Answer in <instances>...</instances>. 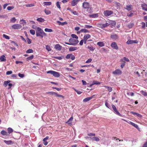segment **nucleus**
<instances>
[{
    "label": "nucleus",
    "mask_w": 147,
    "mask_h": 147,
    "mask_svg": "<svg viewBox=\"0 0 147 147\" xmlns=\"http://www.w3.org/2000/svg\"><path fill=\"white\" fill-rule=\"evenodd\" d=\"M36 33L37 36H40L41 38H43V36H47L46 33L44 32L43 30L39 27L37 28Z\"/></svg>",
    "instance_id": "obj_1"
},
{
    "label": "nucleus",
    "mask_w": 147,
    "mask_h": 147,
    "mask_svg": "<svg viewBox=\"0 0 147 147\" xmlns=\"http://www.w3.org/2000/svg\"><path fill=\"white\" fill-rule=\"evenodd\" d=\"M47 74H50L53 75V76L56 78L60 76V74L58 72L53 71H49L47 72Z\"/></svg>",
    "instance_id": "obj_2"
},
{
    "label": "nucleus",
    "mask_w": 147,
    "mask_h": 147,
    "mask_svg": "<svg viewBox=\"0 0 147 147\" xmlns=\"http://www.w3.org/2000/svg\"><path fill=\"white\" fill-rule=\"evenodd\" d=\"M69 41L71 44V45H74L77 44L79 42L78 40L74 39L72 38L69 39Z\"/></svg>",
    "instance_id": "obj_3"
},
{
    "label": "nucleus",
    "mask_w": 147,
    "mask_h": 147,
    "mask_svg": "<svg viewBox=\"0 0 147 147\" xmlns=\"http://www.w3.org/2000/svg\"><path fill=\"white\" fill-rule=\"evenodd\" d=\"M82 7L84 9H88L90 8L89 3L86 2H83L82 4Z\"/></svg>",
    "instance_id": "obj_4"
},
{
    "label": "nucleus",
    "mask_w": 147,
    "mask_h": 147,
    "mask_svg": "<svg viewBox=\"0 0 147 147\" xmlns=\"http://www.w3.org/2000/svg\"><path fill=\"white\" fill-rule=\"evenodd\" d=\"M113 13V11L110 10H106L104 12V15L106 16H110Z\"/></svg>",
    "instance_id": "obj_5"
},
{
    "label": "nucleus",
    "mask_w": 147,
    "mask_h": 147,
    "mask_svg": "<svg viewBox=\"0 0 147 147\" xmlns=\"http://www.w3.org/2000/svg\"><path fill=\"white\" fill-rule=\"evenodd\" d=\"M12 28L14 29H18L22 27V26L20 24H15L12 26Z\"/></svg>",
    "instance_id": "obj_6"
},
{
    "label": "nucleus",
    "mask_w": 147,
    "mask_h": 147,
    "mask_svg": "<svg viewBox=\"0 0 147 147\" xmlns=\"http://www.w3.org/2000/svg\"><path fill=\"white\" fill-rule=\"evenodd\" d=\"M111 106H112V108L115 113H116L117 115L120 116H121V115L120 113L117 111L116 107L113 105H111Z\"/></svg>",
    "instance_id": "obj_7"
},
{
    "label": "nucleus",
    "mask_w": 147,
    "mask_h": 147,
    "mask_svg": "<svg viewBox=\"0 0 147 147\" xmlns=\"http://www.w3.org/2000/svg\"><path fill=\"white\" fill-rule=\"evenodd\" d=\"M138 42L137 40H129L126 42V43L128 45L131 44L133 43H137Z\"/></svg>",
    "instance_id": "obj_8"
},
{
    "label": "nucleus",
    "mask_w": 147,
    "mask_h": 147,
    "mask_svg": "<svg viewBox=\"0 0 147 147\" xmlns=\"http://www.w3.org/2000/svg\"><path fill=\"white\" fill-rule=\"evenodd\" d=\"M111 46L113 48L117 50L118 49L117 45L116 43L115 42H113L111 45Z\"/></svg>",
    "instance_id": "obj_9"
},
{
    "label": "nucleus",
    "mask_w": 147,
    "mask_h": 147,
    "mask_svg": "<svg viewBox=\"0 0 147 147\" xmlns=\"http://www.w3.org/2000/svg\"><path fill=\"white\" fill-rule=\"evenodd\" d=\"M121 71L119 69H116L115 71L113 72V74L115 75H120L121 74Z\"/></svg>",
    "instance_id": "obj_10"
},
{
    "label": "nucleus",
    "mask_w": 147,
    "mask_h": 147,
    "mask_svg": "<svg viewBox=\"0 0 147 147\" xmlns=\"http://www.w3.org/2000/svg\"><path fill=\"white\" fill-rule=\"evenodd\" d=\"M110 25V24L106 22L105 24H100V27L101 28H106L107 26H108Z\"/></svg>",
    "instance_id": "obj_11"
},
{
    "label": "nucleus",
    "mask_w": 147,
    "mask_h": 147,
    "mask_svg": "<svg viewBox=\"0 0 147 147\" xmlns=\"http://www.w3.org/2000/svg\"><path fill=\"white\" fill-rule=\"evenodd\" d=\"M111 38L114 40H116L118 38V35L116 34H112L111 36Z\"/></svg>",
    "instance_id": "obj_12"
},
{
    "label": "nucleus",
    "mask_w": 147,
    "mask_h": 147,
    "mask_svg": "<svg viewBox=\"0 0 147 147\" xmlns=\"http://www.w3.org/2000/svg\"><path fill=\"white\" fill-rule=\"evenodd\" d=\"M54 48L57 51H60L62 47L59 44H57L55 45Z\"/></svg>",
    "instance_id": "obj_13"
},
{
    "label": "nucleus",
    "mask_w": 147,
    "mask_h": 147,
    "mask_svg": "<svg viewBox=\"0 0 147 147\" xmlns=\"http://www.w3.org/2000/svg\"><path fill=\"white\" fill-rule=\"evenodd\" d=\"M94 96L95 95H94L91 97H88L84 98L83 100V102H87L89 101L90 99H92Z\"/></svg>",
    "instance_id": "obj_14"
},
{
    "label": "nucleus",
    "mask_w": 147,
    "mask_h": 147,
    "mask_svg": "<svg viewBox=\"0 0 147 147\" xmlns=\"http://www.w3.org/2000/svg\"><path fill=\"white\" fill-rule=\"evenodd\" d=\"M80 0H73L71 3V5L73 6H75Z\"/></svg>",
    "instance_id": "obj_15"
},
{
    "label": "nucleus",
    "mask_w": 147,
    "mask_h": 147,
    "mask_svg": "<svg viewBox=\"0 0 147 147\" xmlns=\"http://www.w3.org/2000/svg\"><path fill=\"white\" fill-rule=\"evenodd\" d=\"M4 142L7 145H11L13 144V142L11 140L9 141L4 140Z\"/></svg>",
    "instance_id": "obj_16"
},
{
    "label": "nucleus",
    "mask_w": 147,
    "mask_h": 147,
    "mask_svg": "<svg viewBox=\"0 0 147 147\" xmlns=\"http://www.w3.org/2000/svg\"><path fill=\"white\" fill-rule=\"evenodd\" d=\"M78 48L77 47H71L69 49V51H73L76 50Z\"/></svg>",
    "instance_id": "obj_17"
},
{
    "label": "nucleus",
    "mask_w": 147,
    "mask_h": 147,
    "mask_svg": "<svg viewBox=\"0 0 147 147\" xmlns=\"http://www.w3.org/2000/svg\"><path fill=\"white\" fill-rule=\"evenodd\" d=\"M121 61L122 62L121 63V68H123L125 65V61H123V59H121Z\"/></svg>",
    "instance_id": "obj_18"
},
{
    "label": "nucleus",
    "mask_w": 147,
    "mask_h": 147,
    "mask_svg": "<svg viewBox=\"0 0 147 147\" xmlns=\"http://www.w3.org/2000/svg\"><path fill=\"white\" fill-rule=\"evenodd\" d=\"M0 60L1 61H6V57L4 55L0 57Z\"/></svg>",
    "instance_id": "obj_19"
},
{
    "label": "nucleus",
    "mask_w": 147,
    "mask_h": 147,
    "mask_svg": "<svg viewBox=\"0 0 147 147\" xmlns=\"http://www.w3.org/2000/svg\"><path fill=\"white\" fill-rule=\"evenodd\" d=\"M141 7L142 9L146 11H147V5L146 4H142Z\"/></svg>",
    "instance_id": "obj_20"
},
{
    "label": "nucleus",
    "mask_w": 147,
    "mask_h": 147,
    "mask_svg": "<svg viewBox=\"0 0 147 147\" xmlns=\"http://www.w3.org/2000/svg\"><path fill=\"white\" fill-rule=\"evenodd\" d=\"M57 22L59 25L63 26L64 25H66L67 24V22H61L59 21H57Z\"/></svg>",
    "instance_id": "obj_21"
},
{
    "label": "nucleus",
    "mask_w": 147,
    "mask_h": 147,
    "mask_svg": "<svg viewBox=\"0 0 147 147\" xmlns=\"http://www.w3.org/2000/svg\"><path fill=\"white\" fill-rule=\"evenodd\" d=\"M91 35L89 34H86L84 35V37H83V39L86 40H87L90 38Z\"/></svg>",
    "instance_id": "obj_22"
},
{
    "label": "nucleus",
    "mask_w": 147,
    "mask_h": 147,
    "mask_svg": "<svg viewBox=\"0 0 147 147\" xmlns=\"http://www.w3.org/2000/svg\"><path fill=\"white\" fill-rule=\"evenodd\" d=\"M109 23V24H110V25H111L114 26H115L116 24V22L115 21L110 20Z\"/></svg>",
    "instance_id": "obj_23"
},
{
    "label": "nucleus",
    "mask_w": 147,
    "mask_h": 147,
    "mask_svg": "<svg viewBox=\"0 0 147 147\" xmlns=\"http://www.w3.org/2000/svg\"><path fill=\"white\" fill-rule=\"evenodd\" d=\"M81 32H84V33H89V31L88 30L82 28L80 30Z\"/></svg>",
    "instance_id": "obj_24"
},
{
    "label": "nucleus",
    "mask_w": 147,
    "mask_h": 147,
    "mask_svg": "<svg viewBox=\"0 0 147 147\" xmlns=\"http://www.w3.org/2000/svg\"><path fill=\"white\" fill-rule=\"evenodd\" d=\"M129 123L130 124H131V125H132V126H134V127H135L136 128L139 129L138 127V125L137 124L134 123L131 121Z\"/></svg>",
    "instance_id": "obj_25"
},
{
    "label": "nucleus",
    "mask_w": 147,
    "mask_h": 147,
    "mask_svg": "<svg viewBox=\"0 0 147 147\" xmlns=\"http://www.w3.org/2000/svg\"><path fill=\"white\" fill-rule=\"evenodd\" d=\"M97 45L100 47H102L104 46V44L102 42H97Z\"/></svg>",
    "instance_id": "obj_26"
},
{
    "label": "nucleus",
    "mask_w": 147,
    "mask_h": 147,
    "mask_svg": "<svg viewBox=\"0 0 147 147\" xmlns=\"http://www.w3.org/2000/svg\"><path fill=\"white\" fill-rule=\"evenodd\" d=\"M73 119V117H71L68 120V121L66 123H67L68 124H71V122L72 121Z\"/></svg>",
    "instance_id": "obj_27"
},
{
    "label": "nucleus",
    "mask_w": 147,
    "mask_h": 147,
    "mask_svg": "<svg viewBox=\"0 0 147 147\" xmlns=\"http://www.w3.org/2000/svg\"><path fill=\"white\" fill-rule=\"evenodd\" d=\"M34 56L33 55H32L31 56L27 57L26 58V60L27 61L31 60L34 58Z\"/></svg>",
    "instance_id": "obj_28"
},
{
    "label": "nucleus",
    "mask_w": 147,
    "mask_h": 147,
    "mask_svg": "<svg viewBox=\"0 0 147 147\" xmlns=\"http://www.w3.org/2000/svg\"><path fill=\"white\" fill-rule=\"evenodd\" d=\"M10 82V81L9 80H8L7 81H5L3 83V85L5 87H6L7 85H8V83H9Z\"/></svg>",
    "instance_id": "obj_29"
},
{
    "label": "nucleus",
    "mask_w": 147,
    "mask_h": 147,
    "mask_svg": "<svg viewBox=\"0 0 147 147\" xmlns=\"http://www.w3.org/2000/svg\"><path fill=\"white\" fill-rule=\"evenodd\" d=\"M45 12L47 15H49L51 13V11L48 9H45Z\"/></svg>",
    "instance_id": "obj_30"
},
{
    "label": "nucleus",
    "mask_w": 147,
    "mask_h": 147,
    "mask_svg": "<svg viewBox=\"0 0 147 147\" xmlns=\"http://www.w3.org/2000/svg\"><path fill=\"white\" fill-rule=\"evenodd\" d=\"M37 21L40 22H43L45 20L42 18H38L37 19Z\"/></svg>",
    "instance_id": "obj_31"
},
{
    "label": "nucleus",
    "mask_w": 147,
    "mask_h": 147,
    "mask_svg": "<svg viewBox=\"0 0 147 147\" xmlns=\"http://www.w3.org/2000/svg\"><path fill=\"white\" fill-rule=\"evenodd\" d=\"M45 31L46 32H53L52 29H49L48 28H45Z\"/></svg>",
    "instance_id": "obj_32"
},
{
    "label": "nucleus",
    "mask_w": 147,
    "mask_h": 147,
    "mask_svg": "<svg viewBox=\"0 0 147 147\" xmlns=\"http://www.w3.org/2000/svg\"><path fill=\"white\" fill-rule=\"evenodd\" d=\"M20 23L21 24H22L23 25H24L25 24H26V22L25 20L23 19L20 20Z\"/></svg>",
    "instance_id": "obj_33"
},
{
    "label": "nucleus",
    "mask_w": 147,
    "mask_h": 147,
    "mask_svg": "<svg viewBox=\"0 0 147 147\" xmlns=\"http://www.w3.org/2000/svg\"><path fill=\"white\" fill-rule=\"evenodd\" d=\"M54 94L55 95V96L56 97H62L63 98H64L63 96L62 95L58 94L56 92H55V93H54Z\"/></svg>",
    "instance_id": "obj_34"
},
{
    "label": "nucleus",
    "mask_w": 147,
    "mask_h": 147,
    "mask_svg": "<svg viewBox=\"0 0 147 147\" xmlns=\"http://www.w3.org/2000/svg\"><path fill=\"white\" fill-rule=\"evenodd\" d=\"M43 4L46 5H51V2H44Z\"/></svg>",
    "instance_id": "obj_35"
},
{
    "label": "nucleus",
    "mask_w": 147,
    "mask_h": 147,
    "mask_svg": "<svg viewBox=\"0 0 147 147\" xmlns=\"http://www.w3.org/2000/svg\"><path fill=\"white\" fill-rule=\"evenodd\" d=\"M144 96H147V92H145L143 90H141L140 92Z\"/></svg>",
    "instance_id": "obj_36"
},
{
    "label": "nucleus",
    "mask_w": 147,
    "mask_h": 147,
    "mask_svg": "<svg viewBox=\"0 0 147 147\" xmlns=\"http://www.w3.org/2000/svg\"><path fill=\"white\" fill-rule=\"evenodd\" d=\"M98 13H96L95 14H93L92 15H90V16L91 18H95L98 17Z\"/></svg>",
    "instance_id": "obj_37"
},
{
    "label": "nucleus",
    "mask_w": 147,
    "mask_h": 147,
    "mask_svg": "<svg viewBox=\"0 0 147 147\" xmlns=\"http://www.w3.org/2000/svg\"><path fill=\"white\" fill-rule=\"evenodd\" d=\"M70 11L74 15L77 16L78 15V13L76 11H73L71 9H70Z\"/></svg>",
    "instance_id": "obj_38"
},
{
    "label": "nucleus",
    "mask_w": 147,
    "mask_h": 147,
    "mask_svg": "<svg viewBox=\"0 0 147 147\" xmlns=\"http://www.w3.org/2000/svg\"><path fill=\"white\" fill-rule=\"evenodd\" d=\"M87 48L90 51H93L95 49V48L92 46H88Z\"/></svg>",
    "instance_id": "obj_39"
},
{
    "label": "nucleus",
    "mask_w": 147,
    "mask_h": 147,
    "mask_svg": "<svg viewBox=\"0 0 147 147\" xmlns=\"http://www.w3.org/2000/svg\"><path fill=\"white\" fill-rule=\"evenodd\" d=\"M34 52L33 50L32 49H29L27 50L26 52V53H33Z\"/></svg>",
    "instance_id": "obj_40"
},
{
    "label": "nucleus",
    "mask_w": 147,
    "mask_h": 147,
    "mask_svg": "<svg viewBox=\"0 0 147 147\" xmlns=\"http://www.w3.org/2000/svg\"><path fill=\"white\" fill-rule=\"evenodd\" d=\"M131 5H127L126 6V9L128 11H130L131 10Z\"/></svg>",
    "instance_id": "obj_41"
},
{
    "label": "nucleus",
    "mask_w": 147,
    "mask_h": 147,
    "mask_svg": "<svg viewBox=\"0 0 147 147\" xmlns=\"http://www.w3.org/2000/svg\"><path fill=\"white\" fill-rule=\"evenodd\" d=\"M92 26L88 25H85L84 26V27L87 29H89L92 28Z\"/></svg>",
    "instance_id": "obj_42"
},
{
    "label": "nucleus",
    "mask_w": 147,
    "mask_h": 147,
    "mask_svg": "<svg viewBox=\"0 0 147 147\" xmlns=\"http://www.w3.org/2000/svg\"><path fill=\"white\" fill-rule=\"evenodd\" d=\"M1 134L3 135H7V133L5 130H2L1 131Z\"/></svg>",
    "instance_id": "obj_43"
},
{
    "label": "nucleus",
    "mask_w": 147,
    "mask_h": 147,
    "mask_svg": "<svg viewBox=\"0 0 147 147\" xmlns=\"http://www.w3.org/2000/svg\"><path fill=\"white\" fill-rule=\"evenodd\" d=\"M30 33L32 35H34L35 33V32L34 30H30Z\"/></svg>",
    "instance_id": "obj_44"
},
{
    "label": "nucleus",
    "mask_w": 147,
    "mask_h": 147,
    "mask_svg": "<svg viewBox=\"0 0 147 147\" xmlns=\"http://www.w3.org/2000/svg\"><path fill=\"white\" fill-rule=\"evenodd\" d=\"M71 37H72L73 38H75L76 39H78V37L76 34H72L71 35Z\"/></svg>",
    "instance_id": "obj_45"
},
{
    "label": "nucleus",
    "mask_w": 147,
    "mask_h": 147,
    "mask_svg": "<svg viewBox=\"0 0 147 147\" xmlns=\"http://www.w3.org/2000/svg\"><path fill=\"white\" fill-rule=\"evenodd\" d=\"M25 6L26 7H33L34 6V4H27L25 5Z\"/></svg>",
    "instance_id": "obj_46"
},
{
    "label": "nucleus",
    "mask_w": 147,
    "mask_h": 147,
    "mask_svg": "<svg viewBox=\"0 0 147 147\" xmlns=\"http://www.w3.org/2000/svg\"><path fill=\"white\" fill-rule=\"evenodd\" d=\"M105 105L109 109H110V107H111L110 106H109V104L107 102V101H106L105 102Z\"/></svg>",
    "instance_id": "obj_47"
},
{
    "label": "nucleus",
    "mask_w": 147,
    "mask_h": 147,
    "mask_svg": "<svg viewBox=\"0 0 147 147\" xmlns=\"http://www.w3.org/2000/svg\"><path fill=\"white\" fill-rule=\"evenodd\" d=\"M3 36L7 39H9L10 38L9 36L5 34H3Z\"/></svg>",
    "instance_id": "obj_48"
},
{
    "label": "nucleus",
    "mask_w": 147,
    "mask_h": 147,
    "mask_svg": "<svg viewBox=\"0 0 147 147\" xmlns=\"http://www.w3.org/2000/svg\"><path fill=\"white\" fill-rule=\"evenodd\" d=\"M16 21V19L15 17H13L11 18L10 20V21L13 23H14Z\"/></svg>",
    "instance_id": "obj_49"
},
{
    "label": "nucleus",
    "mask_w": 147,
    "mask_h": 147,
    "mask_svg": "<svg viewBox=\"0 0 147 147\" xmlns=\"http://www.w3.org/2000/svg\"><path fill=\"white\" fill-rule=\"evenodd\" d=\"M93 84L94 85H98L100 84V83L99 82L97 81H93Z\"/></svg>",
    "instance_id": "obj_50"
},
{
    "label": "nucleus",
    "mask_w": 147,
    "mask_h": 147,
    "mask_svg": "<svg viewBox=\"0 0 147 147\" xmlns=\"http://www.w3.org/2000/svg\"><path fill=\"white\" fill-rule=\"evenodd\" d=\"M63 57L62 56H59V57H55L54 58L56 59H57L59 60H61L62 59Z\"/></svg>",
    "instance_id": "obj_51"
},
{
    "label": "nucleus",
    "mask_w": 147,
    "mask_h": 147,
    "mask_svg": "<svg viewBox=\"0 0 147 147\" xmlns=\"http://www.w3.org/2000/svg\"><path fill=\"white\" fill-rule=\"evenodd\" d=\"M88 135L89 136H95L96 135L94 134H93L92 133H90L89 134H88Z\"/></svg>",
    "instance_id": "obj_52"
},
{
    "label": "nucleus",
    "mask_w": 147,
    "mask_h": 147,
    "mask_svg": "<svg viewBox=\"0 0 147 147\" xmlns=\"http://www.w3.org/2000/svg\"><path fill=\"white\" fill-rule=\"evenodd\" d=\"M14 7L13 6H9L7 7V9L8 10H11L13 9Z\"/></svg>",
    "instance_id": "obj_53"
},
{
    "label": "nucleus",
    "mask_w": 147,
    "mask_h": 147,
    "mask_svg": "<svg viewBox=\"0 0 147 147\" xmlns=\"http://www.w3.org/2000/svg\"><path fill=\"white\" fill-rule=\"evenodd\" d=\"M27 42L28 44H30L31 43L32 40L29 38H27Z\"/></svg>",
    "instance_id": "obj_54"
},
{
    "label": "nucleus",
    "mask_w": 147,
    "mask_h": 147,
    "mask_svg": "<svg viewBox=\"0 0 147 147\" xmlns=\"http://www.w3.org/2000/svg\"><path fill=\"white\" fill-rule=\"evenodd\" d=\"M56 6L59 9H61L60 5L59 4V2L57 1L56 3Z\"/></svg>",
    "instance_id": "obj_55"
},
{
    "label": "nucleus",
    "mask_w": 147,
    "mask_h": 147,
    "mask_svg": "<svg viewBox=\"0 0 147 147\" xmlns=\"http://www.w3.org/2000/svg\"><path fill=\"white\" fill-rule=\"evenodd\" d=\"M141 24L142 25V28H144L146 26L145 23L143 22H142L141 23Z\"/></svg>",
    "instance_id": "obj_56"
},
{
    "label": "nucleus",
    "mask_w": 147,
    "mask_h": 147,
    "mask_svg": "<svg viewBox=\"0 0 147 147\" xmlns=\"http://www.w3.org/2000/svg\"><path fill=\"white\" fill-rule=\"evenodd\" d=\"M74 89V90H75V91L78 94H80L82 92L80 91L77 89Z\"/></svg>",
    "instance_id": "obj_57"
},
{
    "label": "nucleus",
    "mask_w": 147,
    "mask_h": 147,
    "mask_svg": "<svg viewBox=\"0 0 147 147\" xmlns=\"http://www.w3.org/2000/svg\"><path fill=\"white\" fill-rule=\"evenodd\" d=\"M18 76L21 78H23L24 76V74L19 73L18 74Z\"/></svg>",
    "instance_id": "obj_58"
},
{
    "label": "nucleus",
    "mask_w": 147,
    "mask_h": 147,
    "mask_svg": "<svg viewBox=\"0 0 147 147\" xmlns=\"http://www.w3.org/2000/svg\"><path fill=\"white\" fill-rule=\"evenodd\" d=\"M71 55H72V54H67L66 57V58L67 59H69L70 58L71 56Z\"/></svg>",
    "instance_id": "obj_59"
},
{
    "label": "nucleus",
    "mask_w": 147,
    "mask_h": 147,
    "mask_svg": "<svg viewBox=\"0 0 147 147\" xmlns=\"http://www.w3.org/2000/svg\"><path fill=\"white\" fill-rule=\"evenodd\" d=\"M134 25V24L133 23L130 24L128 25V26L129 28H132V27Z\"/></svg>",
    "instance_id": "obj_60"
},
{
    "label": "nucleus",
    "mask_w": 147,
    "mask_h": 147,
    "mask_svg": "<svg viewBox=\"0 0 147 147\" xmlns=\"http://www.w3.org/2000/svg\"><path fill=\"white\" fill-rule=\"evenodd\" d=\"M12 73V71H7L6 73V74L7 75H9L11 74Z\"/></svg>",
    "instance_id": "obj_61"
},
{
    "label": "nucleus",
    "mask_w": 147,
    "mask_h": 147,
    "mask_svg": "<svg viewBox=\"0 0 147 147\" xmlns=\"http://www.w3.org/2000/svg\"><path fill=\"white\" fill-rule=\"evenodd\" d=\"M11 78H17V75L16 74H12L11 75Z\"/></svg>",
    "instance_id": "obj_62"
},
{
    "label": "nucleus",
    "mask_w": 147,
    "mask_h": 147,
    "mask_svg": "<svg viewBox=\"0 0 147 147\" xmlns=\"http://www.w3.org/2000/svg\"><path fill=\"white\" fill-rule=\"evenodd\" d=\"M94 138V139H93V140H94L95 141H99V139L98 138V137H94L93 138Z\"/></svg>",
    "instance_id": "obj_63"
},
{
    "label": "nucleus",
    "mask_w": 147,
    "mask_h": 147,
    "mask_svg": "<svg viewBox=\"0 0 147 147\" xmlns=\"http://www.w3.org/2000/svg\"><path fill=\"white\" fill-rule=\"evenodd\" d=\"M123 60H124L125 61H126L127 62H129L130 61V60H129V59L127 58H126L125 57H124L123 58Z\"/></svg>",
    "instance_id": "obj_64"
}]
</instances>
